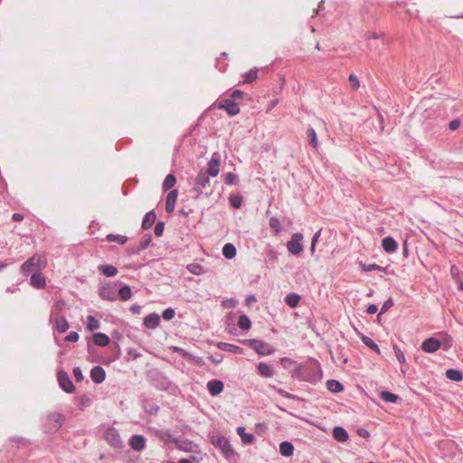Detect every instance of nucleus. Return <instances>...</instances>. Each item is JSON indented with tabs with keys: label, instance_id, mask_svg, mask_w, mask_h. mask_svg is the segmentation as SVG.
Instances as JSON below:
<instances>
[{
	"label": "nucleus",
	"instance_id": "nucleus-13",
	"mask_svg": "<svg viewBox=\"0 0 463 463\" xmlns=\"http://www.w3.org/2000/svg\"><path fill=\"white\" fill-rule=\"evenodd\" d=\"M152 241V235L151 234H146L139 244L137 245H129L127 248V252L129 255H137L142 250L147 249Z\"/></svg>",
	"mask_w": 463,
	"mask_h": 463
},
{
	"label": "nucleus",
	"instance_id": "nucleus-33",
	"mask_svg": "<svg viewBox=\"0 0 463 463\" xmlns=\"http://www.w3.org/2000/svg\"><path fill=\"white\" fill-rule=\"evenodd\" d=\"M279 453L284 457H290L294 453V446L290 441L285 440L279 444Z\"/></svg>",
	"mask_w": 463,
	"mask_h": 463
},
{
	"label": "nucleus",
	"instance_id": "nucleus-8",
	"mask_svg": "<svg viewBox=\"0 0 463 463\" xmlns=\"http://www.w3.org/2000/svg\"><path fill=\"white\" fill-rule=\"evenodd\" d=\"M106 441L114 449H122L124 447L123 440L117 429L109 427L104 433Z\"/></svg>",
	"mask_w": 463,
	"mask_h": 463
},
{
	"label": "nucleus",
	"instance_id": "nucleus-9",
	"mask_svg": "<svg viewBox=\"0 0 463 463\" xmlns=\"http://www.w3.org/2000/svg\"><path fill=\"white\" fill-rule=\"evenodd\" d=\"M57 381L61 389L66 393H72L75 391V386L69 374L62 369L57 373Z\"/></svg>",
	"mask_w": 463,
	"mask_h": 463
},
{
	"label": "nucleus",
	"instance_id": "nucleus-64",
	"mask_svg": "<svg viewBox=\"0 0 463 463\" xmlns=\"http://www.w3.org/2000/svg\"><path fill=\"white\" fill-rule=\"evenodd\" d=\"M209 360L215 364H219L223 360V355L222 354H217L215 355H210Z\"/></svg>",
	"mask_w": 463,
	"mask_h": 463
},
{
	"label": "nucleus",
	"instance_id": "nucleus-25",
	"mask_svg": "<svg viewBox=\"0 0 463 463\" xmlns=\"http://www.w3.org/2000/svg\"><path fill=\"white\" fill-rule=\"evenodd\" d=\"M333 437L338 442H345L348 439L349 435L345 428L336 426L333 429Z\"/></svg>",
	"mask_w": 463,
	"mask_h": 463
},
{
	"label": "nucleus",
	"instance_id": "nucleus-18",
	"mask_svg": "<svg viewBox=\"0 0 463 463\" xmlns=\"http://www.w3.org/2000/svg\"><path fill=\"white\" fill-rule=\"evenodd\" d=\"M106 372L103 367L97 365L90 370V379L96 383L99 384L105 381Z\"/></svg>",
	"mask_w": 463,
	"mask_h": 463
},
{
	"label": "nucleus",
	"instance_id": "nucleus-23",
	"mask_svg": "<svg viewBox=\"0 0 463 463\" xmlns=\"http://www.w3.org/2000/svg\"><path fill=\"white\" fill-rule=\"evenodd\" d=\"M176 448L184 452H194L197 445L188 439H179L175 442Z\"/></svg>",
	"mask_w": 463,
	"mask_h": 463
},
{
	"label": "nucleus",
	"instance_id": "nucleus-43",
	"mask_svg": "<svg viewBox=\"0 0 463 463\" xmlns=\"http://www.w3.org/2000/svg\"><path fill=\"white\" fill-rule=\"evenodd\" d=\"M307 137L308 139L309 145L312 146L314 148H317L318 146L317 135L316 130L312 127H309L307 129Z\"/></svg>",
	"mask_w": 463,
	"mask_h": 463
},
{
	"label": "nucleus",
	"instance_id": "nucleus-44",
	"mask_svg": "<svg viewBox=\"0 0 463 463\" xmlns=\"http://www.w3.org/2000/svg\"><path fill=\"white\" fill-rule=\"evenodd\" d=\"M106 240L109 242H118L120 245H124L128 241V237L120 234L109 233L106 236Z\"/></svg>",
	"mask_w": 463,
	"mask_h": 463
},
{
	"label": "nucleus",
	"instance_id": "nucleus-19",
	"mask_svg": "<svg viewBox=\"0 0 463 463\" xmlns=\"http://www.w3.org/2000/svg\"><path fill=\"white\" fill-rule=\"evenodd\" d=\"M224 384L221 380H211L207 383V390L212 396H217L222 392Z\"/></svg>",
	"mask_w": 463,
	"mask_h": 463
},
{
	"label": "nucleus",
	"instance_id": "nucleus-1",
	"mask_svg": "<svg viewBox=\"0 0 463 463\" xmlns=\"http://www.w3.org/2000/svg\"><path fill=\"white\" fill-rule=\"evenodd\" d=\"M192 192L194 194V198L203 195L206 198L210 197L213 193V189L211 187L210 176L200 171L194 178Z\"/></svg>",
	"mask_w": 463,
	"mask_h": 463
},
{
	"label": "nucleus",
	"instance_id": "nucleus-41",
	"mask_svg": "<svg viewBox=\"0 0 463 463\" xmlns=\"http://www.w3.org/2000/svg\"><path fill=\"white\" fill-rule=\"evenodd\" d=\"M361 340L363 344L366 345L369 349L373 350L377 354H380V348L378 345L372 338L364 335H361Z\"/></svg>",
	"mask_w": 463,
	"mask_h": 463
},
{
	"label": "nucleus",
	"instance_id": "nucleus-22",
	"mask_svg": "<svg viewBox=\"0 0 463 463\" xmlns=\"http://www.w3.org/2000/svg\"><path fill=\"white\" fill-rule=\"evenodd\" d=\"M177 195H178V191L175 189L170 190L169 193L167 194L166 199H165V211L168 213L174 212Z\"/></svg>",
	"mask_w": 463,
	"mask_h": 463
},
{
	"label": "nucleus",
	"instance_id": "nucleus-5",
	"mask_svg": "<svg viewBox=\"0 0 463 463\" xmlns=\"http://www.w3.org/2000/svg\"><path fill=\"white\" fill-rule=\"evenodd\" d=\"M247 345L260 355H269L274 353L275 349L268 343L259 339L246 340Z\"/></svg>",
	"mask_w": 463,
	"mask_h": 463
},
{
	"label": "nucleus",
	"instance_id": "nucleus-20",
	"mask_svg": "<svg viewBox=\"0 0 463 463\" xmlns=\"http://www.w3.org/2000/svg\"><path fill=\"white\" fill-rule=\"evenodd\" d=\"M382 247L385 252L393 253L398 249V243L392 237L387 236L382 240Z\"/></svg>",
	"mask_w": 463,
	"mask_h": 463
},
{
	"label": "nucleus",
	"instance_id": "nucleus-28",
	"mask_svg": "<svg viewBox=\"0 0 463 463\" xmlns=\"http://www.w3.org/2000/svg\"><path fill=\"white\" fill-rule=\"evenodd\" d=\"M237 434L241 437V442L244 445L251 444L255 440V437L251 433H248L245 431V428L242 426H240L236 430Z\"/></svg>",
	"mask_w": 463,
	"mask_h": 463
},
{
	"label": "nucleus",
	"instance_id": "nucleus-50",
	"mask_svg": "<svg viewBox=\"0 0 463 463\" xmlns=\"http://www.w3.org/2000/svg\"><path fill=\"white\" fill-rule=\"evenodd\" d=\"M360 266H361L362 270H364V271H373V270L385 271V269H386V268L382 267L376 263L365 264V263L360 262Z\"/></svg>",
	"mask_w": 463,
	"mask_h": 463
},
{
	"label": "nucleus",
	"instance_id": "nucleus-46",
	"mask_svg": "<svg viewBox=\"0 0 463 463\" xmlns=\"http://www.w3.org/2000/svg\"><path fill=\"white\" fill-rule=\"evenodd\" d=\"M237 325L241 330H249L251 327V321L243 314L239 317Z\"/></svg>",
	"mask_w": 463,
	"mask_h": 463
},
{
	"label": "nucleus",
	"instance_id": "nucleus-6",
	"mask_svg": "<svg viewBox=\"0 0 463 463\" xmlns=\"http://www.w3.org/2000/svg\"><path fill=\"white\" fill-rule=\"evenodd\" d=\"M212 443L219 448L226 458L234 457L235 452L232 447L230 440L224 436H217L212 438Z\"/></svg>",
	"mask_w": 463,
	"mask_h": 463
},
{
	"label": "nucleus",
	"instance_id": "nucleus-11",
	"mask_svg": "<svg viewBox=\"0 0 463 463\" xmlns=\"http://www.w3.org/2000/svg\"><path fill=\"white\" fill-rule=\"evenodd\" d=\"M99 295L102 299L115 301L118 299V284H106L100 287Z\"/></svg>",
	"mask_w": 463,
	"mask_h": 463
},
{
	"label": "nucleus",
	"instance_id": "nucleus-45",
	"mask_svg": "<svg viewBox=\"0 0 463 463\" xmlns=\"http://www.w3.org/2000/svg\"><path fill=\"white\" fill-rule=\"evenodd\" d=\"M176 183V178L173 174H168L162 184V188L164 191L171 190Z\"/></svg>",
	"mask_w": 463,
	"mask_h": 463
},
{
	"label": "nucleus",
	"instance_id": "nucleus-10",
	"mask_svg": "<svg viewBox=\"0 0 463 463\" xmlns=\"http://www.w3.org/2000/svg\"><path fill=\"white\" fill-rule=\"evenodd\" d=\"M303 234L301 232H295L292 234L290 241L287 243L288 250L292 255H298L303 251Z\"/></svg>",
	"mask_w": 463,
	"mask_h": 463
},
{
	"label": "nucleus",
	"instance_id": "nucleus-2",
	"mask_svg": "<svg viewBox=\"0 0 463 463\" xmlns=\"http://www.w3.org/2000/svg\"><path fill=\"white\" fill-rule=\"evenodd\" d=\"M147 379L152 386L159 391H167L171 385L169 378L156 368L147 372Z\"/></svg>",
	"mask_w": 463,
	"mask_h": 463
},
{
	"label": "nucleus",
	"instance_id": "nucleus-63",
	"mask_svg": "<svg viewBox=\"0 0 463 463\" xmlns=\"http://www.w3.org/2000/svg\"><path fill=\"white\" fill-rule=\"evenodd\" d=\"M279 363L283 368L288 369L293 364V361L288 357H282L280 358Z\"/></svg>",
	"mask_w": 463,
	"mask_h": 463
},
{
	"label": "nucleus",
	"instance_id": "nucleus-62",
	"mask_svg": "<svg viewBox=\"0 0 463 463\" xmlns=\"http://www.w3.org/2000/svg\"><path fill=\"white\" fill-rule=\"evenodd\" d=\"M80 335L77 332L71 331L68 334V335L65 337V340L68 342L75 343L79 340Z\"/></svg>",
	"mask_w": 463,
	"mask_h": 463
},
{
	"label": "nucleus",
	"instance_id": "nucleus-39",
	"mask_svg": "<svg viewBox=\"0 0 463 463\" xmlns=\"http://www.w3.org/2000/svg\"><path fill=\"white\" fill-rule=\"evenodd\" d=\"M291 377L304 382H306V380H311L310 378L306 377L305 366H302L301 364H298L291 372Z\"/></svg>",
	"mask_w": 463,
	"mask_h": 463
},
{
	"label": "nucleus",
	"instance_id": "nucleus-49",
	"mask_svg": "<svg viewBox=\"0 0 463 463\" xmlns=\"http://www.w3.org/2000/svg\"><path fill=\"white\" fill-rule=\"evenodd\" d=\"M186 269L194 275H202L205 272L204 267L198 263H190L186 266Z\"/></svg>",
	"mask_w": 463,
	"mask_h": 463
},
{
	"label": "nucleus",
	"instance_id": "nucleus-59",
	"mask_svg": "<svg viewBox=\"0 0 463 463\" xmlns=\"http://www.w3.org/2000/svg\"><path fill=\"white\" fill-rule=\"evenodd\" d=\"M393 351L395 353V356L397 358V360L401 363V364H405L406 362V359H405V355L403 354V352L398 347V345H393Z\"/></svg>",
	"mask_w": 463,
	"mask_h": 463
},
{
	"label": "nucleus",
	"instance_id": "nucleus-26",
	"mask_svg": "<svg viewBox=\"0 0 463 463\" xmlns=\"http://www.w3.org/2000/svg\"><path fill=\"white\" fill-rule=\"evenodd\" d=\"M257 367L259 373L264 378H270L275 374L272 367L264 362L259 363Z\"/></svg>",
	"mask_w": 463,
	"mask_h": 463
},
{
	"label": "nucleus",
	"instance_id": "nucleus-56",
	"mask_svg": "<svg viewBox=\"0 0 463 463\" xmlns=\"http://www.w3.org/2000/svg\"><path fill=\"white\" fill-rule=\"evenodd\" d=\"M175 315V310L173 307L165 308L162 313L163 319L169 321L174 318Z\"/></svg>",
	"mask_w": 463,
	"mask_h": 463
},
{
	"label": "nucleus",
	"instance_id": "nucleus-34",
	"mask_svg": "<svg viewBox=\"0 0 463 463\" xmlns=\"http://www.w3.org/2000/svg\"><path fill=\"white\" fill-rule=\"evenodd\" d=\"M237 253L236 247L232 243H226L222 247V255L227 260H232Z\"/></svg>",
	"mask_w": 463,
	"mask_h": 463
},
{
	"label": "nucleus",
	"instance_id": "nucleus-31",
	"mask_svg": "<svg viewBox=\"0 0 463 463\" xmlns=\"http://www.w3.org/2000/svg\"><path fill=\"white\" fill-rule=\"evenodd\" d=\"M326 388L333 393H339L343 392L345 389L343 383L335 379H330L326 381Z\"/></svg>",
	"mask_w": 463,
	"mask_h": 463
},
{
	"label": "nucleus",
	"instance_id": "nucleus-16",
	"mask_svg": "<svg viewBox=\"0 0 463 463\" xmlns=\"http://www.w3.org/2000/svg\"><path fill=\"white\" fill-rule=\"evenodd\" d=\"M175 351L197 366L202 367L204 365L203 358L201 356L194 355L181 347H175Z\"/></svg>",
	"mask_w": 463,
	"mask_h": 463
},
{
	"label": "nucleus",
	"instance_id": "nucleus-55",
	"mask_svg": "<svg viewBox=\"0 0 463 463\" xmlns=\"http://www.w3.org/2000/svg\"><path fill=\"white\" fill-rule=\"evenodd\" d=\"M238 182H239V177L236 174L230 172L225 175L224 183L227 185H233V184H236Z\"/></svg>",
	"mask_w": 463,
	"mask_h": 463
},
{
	"label": "nucleus",
	"instance_id": "nucleus-38",
	"mask_svg": "<svg viewBox=\"0 0 463 463\" xmlns=\"http://www.w3.org/2000/svg\"><path fill=\"white\" fill-rule=\"evenodd\" d=\"M379 397L385 402L389 403H395L400 399V397L397 394L389 391H382L379 394Z\"/></svg>",
	"mask_w": 463,
	"mask_h": 463
},
{
	"label": "nucleus",
	"instance_id": "nucleus-29",
	"mask_svg": "<svg viewBox=\"0 0 463 463\" xmlns=\"http://www.w3.org/2000/svg\"><path fill=\"white\" fill-rule=\"evenodd\" d=\"M132 298L131 288L127 284H122L118 289V298L122 301L129 300Z\"/></svg>",
	"mask_w": 463,
	"mask_h": 463
},
{
	"label": "nucleus",
	"instance_id": "nucleus-14",
	"mask_svg": "<svg viewBox=\"0 0 463 463\" xmlns=\"http://www.w3.org/2000/svg\"><path fill=\"white\" fill-rule=\"evenodd\" d=\"M421 350L428 354H433L441 347V341L436 337L430 336L421 343Z\"/></svg>",
	"mask_w": 463,
	"mask_h": 463
},
{
	"label": "nucleus",
	"instance_id": "nucleus-40",
	"mask_svg": "<svg viewBox=\"0 0 463 463\" xmlns=\"http://www.w3.org/2000/svg\"><path fill=\"white\" fill-rule=\"evenodd\" d=\"M55 324L56 330L61 334L65 333L69 329V323L64 317H56Z\"/></svg>",
	"mask_w": 463,
	"mask_h": 463
},
{
	"label": "nucleus",
	"instance_id": "nucleus-27",
	"mask_svg": "<svg viewBox=\"0 0 463 463\" xmlns=\"http://www.w3.org/2000/svg\"><path fill=\"white\" fill-rule=\"evenodd\" d=\"M110 342V338L109 337L108 335L104 334V333H94L93 334V343L94 345H98V346H100V347H104V346H107Z\"/></svg>",
	"mask_w": 463,
	"mask_h": 463
},
{
	"label": "nucleus",
	"instance_id": "nucleus-30",
	"mask_svg": "<svg viewBox=\"0 0 463 463\" xmlns=\"http://www.w3.org/2000/svg\"><path fill=\"white\" fill-rule=\"evenodd\" d=\"M156 218V213L154 212V210L147 212L145 214L143 221H142V226H141L142 229L145 231L150 229L151 226L153 225V223L155 222Z\"/></svg>",
	"mask_w": 463,
	"mask_h": 463
},
{
	"label": "nucleus",
	"instance_id": "nucleus-7",
	"mask_svg": "<svg viewBox=\"0 0 463 463\" xmlns=\"http://www.w3.org/2000/svg\"><path fill=\"white\" fill-rule=\"evenodd\" d=\"M43 261L41 257L33 255L22 265L21 270L24 276H28L30 274H33V272L41 271L42 267L43 266Z\"/></svg>",
	"mask_w": 463,
	"mask_h": 463
},
{
	"label": "nucleus",
	"instance_id": "nucleus-24",
	"mask_svg": "<svg viewBox=\"0 0 463 463\" xmlns=\"http://www.w3.org/2000/svg\"><path fill=\"white\" fill-rule=\"evenodd\" d=\"M30 283L36 288H43L46 285L45 278L41 271L31 274Z\"/></svg>",
	"mask_w": 463,
	"mask_h": 463
},
{
	"label": "nucleus",
	"instance_id": "nucleus-48",
	"mask_svg": "<svg viewBox=\"0 0 463 463\" xmlns=\"http://www.w3.org/2000/svg\"><path fill=\"white\" fill-rule=\"evenodd\" d=\"M144 410L151 415H156L159 411V406L152 401L146 400L144 402Z\"/></svg>",
	"mask_w": 463,
	"mask_h": 463
},
{
	"label": "nucleus",
	"instance_id": "nucleus-52",
	"mask_svg": "<svg viewBox=\"0 0 463 463\" xmlns=\"http://www.w3.org/2000/svg\"><path fill=\"white\" fill-rule=\"evenodd\" d=\"M87 328L90 330V331H94V330H97L100 327V323L99 321L93 316H88L87 317Z\"/></svg>",
	"mask_w": 463,
	"mask_h": 463
},
{
	"label": "nucleus",
	"instance_id": "nucleus-3",
	"mask_svg": "<svg viewBox=\"0 0 463 463\" xmlns=\"http://www.w3.org/2000/svg\"><path fill=\"white\" fill-rule=\"evenodd\" d=\"M65 418L60 412H50L46 414L43 421V430L47 434L57 432L64 424Z\"/></svg>",
	"mask_w": 463,
	"mask_h": 463
},
{
	"label": "nucleus",
	"instance_id": "nucleus-21",
	"mask_svg": "<svg viewBox=\"0 0 463 463\" xmlns=\"http://www.w3.org/2000/svg\"><path fill=\"white\" fill-rule=\"evenodd\" d=\"M160 317L156 313H152L145 317L143 325L148 329H155L159 326Z\"/></svg>",
	"mask_w": 463,
	"mask_h": 463
},
{
	"label": "nucleus",
	"instance_id": "nucleus-58",
	"mask_svg": "<svg viewBox=\"0 0 463 463\" xmlns=\"http://www.w3.org/2000/svg\"><path fill=\"white\" fill-rule=\"evenodd\" d=\"M165 230V222L160 221L156 223L154 228V233L156 237H160L163 235Z\"/></svg>",
	"mask_w": 463,
	"mask_h": 463
},
{
	"label": "nucleus",
	"instance_id": "nucleus-61",
	"mask_svg": "<svg viewBox=\"0 0 463 463\" xmlns=\"http://www.w3.org/2000/svg\"><path fill=\"white\" fill-rule=\"evenodd\" d=\"M73 375L75 377V381L77 383H80L83 380V373H82V371L81 369L79 367V366H76L73 368Z\"/></svg>",
	"mask_w": 463,
	"mask_h": 463
},
{
	"label": "nucleus",
	"instance_id": "nucleus-17",
	"mask_svg": "<svg viewBox=\"0 0 463 463\" xmlns=\"http://www.w3.org/2000/svg\"><path fill=\"white\" fill-rule=\"evenodd\" d=\"M129 446L135 451H142L146 447V438L141 434H134L129 439Z\"/></svg>",
	"mask_w": 463,
	"mask_h": 463
},
{
	"label": "nucleus",
	"instance_id": "nucleus-37",
	"mask_svg": "<svg viewBox=\"0 0 463 463\" xmlns=\"http://www.w3.org/2000/svg\"><path fill=\"white\" fill-rule=\"evenodd\" d=\"M217 347L220 350L230 352V353H241V347L232 345V344H230V343H225V342L217 343Z\"/></svg>",
	"mask_w": 463,
	"mask_h": 463
},
{
	"label": "nucleus",
	"instance_id": "nucleus-60",
	"mask_svg": "<svg viewBox=\"0 0 463 463\" xmlns=\"http://www.w3.org/2000/svg\"><path fill=\"white\" fill-rule=\"evenodd\" d=\"M392 306H393V300L392 298H389L388 299H386L383 302V304L381 307L380 314H383V313L387 312Z\"/></svg>",
	"mask_w": 463,
	"mask_h": 463
},
{
	"label": "nucleus",
	"instance_id": "nucleus-4",
	"mask_svg": "<svg viewBox=\"0 0 463 463\" xmlns=\"http://www.w3.org/2000/svg\"><path fill=\"white\" fill-rule=\"evenodd\" d=\"M305 374L306 377L311 379L306 380V382L312 384L318 383L323 376L320 364L317 360H313L309 364L305 366Z\"/></svg>",
	"mask_w": 463,
	"mask_h": 463
},
{
	"label": "nucleus",
	"instance_id": "nucleus-47",
	"mask_svg": "<svg viewBox=\"0 0 463 463\" xmlns=\"http://www.w3.org/2000/svg\"><path fill=\"white\" fill-rule=\"evenodd\" d=\"M442 335L441 347L444 351L449 350L453 345V338L445 332L440 333Z\"/></svg>",
	"mask_w": 463,
	"mask_h": 463
},
{
	"label": "nucleus",
	"instance_id": "nucleus-53",
	"mask_svg": "<svg viewBox=\"0 0 463 463\" xmlns=\"http://www.w3.org/2000/svg\"><path fill=\"white\" fill-rule=\"evenodd\" d=\"M269 226L273 230L275 235H278L282 231L280 222L277 217L273 216L269 219Z\"/></svg>",
	"mask_w": 463,
	"mask_h": 463
},
{
	"label": "nucleus",
	"instance_id": "nucleus-32",
	"mask_svg": "<svg viewBox=\"0 0 463 463\" xmlns=\"http://www.w3.org/2000/svg\"><path fill=\"white\" fill-rule=\"evenodd\" d=\"M446 377L453 382H461L463 380V373L460 370L449 368L446 370Z\"/></svg>",
	"mask_w": 463,
	"mask_h": 463
},
{
	"label": "nucleus",
	"instance_id": "nucleus-36",
	"mask_svg": "<svg viewBox=\"0 0 463 463\" xmlns=\"http://www.w3.org/2000/svg\"><path fill=\"white\" fill-rule=\"evenodd\" d=\"M157 437L165 442H171L175 444L178 441V439L175 437L170 430H159L156 433Z\"/></svg>",
	"mask_w": 463,
	"mask_h": 463
},
{
	"label": "nucleus",
	"instance_id": "nucleus-35",
	"mask_svg": "<svg viewBox=\"0 0 463 463\" xmlns=\"http://www.w3.org/2000/svg\"><path fill=\"white\" fill-rule=\"evenodd\" d=\"M99 270L106 277H114L118 274V268L113 265L102 264L99 266Z\"/></svg>",
	"mask_w": 463,
	"mask_h": 463
},
{
	"label": "nucleus",
	"instance_id": "nucleus-12",
	"mask_svg": "<svg viewBox=\"0 0 463 463\" xmlns=\"http://www.w3.org/2000/svg\"><path fill=\"white\" fill-rule=\"evenodd\" d=\"M220 156L217 153H214L208 162L207 169L205 171L201 170V172L210 177H216L220 173Z\"/></svg>",
	"mask_w": 463,
	"mask_h": 463
},
{
	"label": "nucleus",
	"instance_id": "nucleus-54",
	"mask_svg": "<svg viewBox=\"0 0 463 463\" xmlns=\"http://www.w3.org/2000/svg\"><path fill=\"white\" fill-rule=\"evenodd\" d=\"M244 81L248 84L252 83L258 78V70L251 69L247 71L244 75Z\"/></svg>",
	"mask_w": 463,
	"mask_h": 463
},
{
	"label": "nucleus",
	"instance_id": "nucleus-42",
	"mask_svg": "<svg viewBox=\"0 0 463 463\" xmlns=\"http://www.w3.org/2000/svg\"><path fill=\"white\" fill-rule=\"evenodd\" d=\"M300 296L297 293H289L285 298L286 304L290 307H296L298 306Z\"/></svg>",
	"mask_w": 463,
	"mask_h": 463
},
{
	"label": "nucleus",
	"instance_id": "nucleus-57",
	"mask_svg": "<svg viewBox=\"0 0 463 463\" xmlns=\"http://www.w3.org/2000/svg\"><path fill=\"white\" fill-rule=\"evenodd\" d=\"M349 83H350V86L353 90H358L359 87H360V81H359V79L358 77L355 75V74H350L349 75Z\"/></svg>",
	"mask_w": 463,
	"mask_h": 463
},
{
	"label": "nucleus",
	"instance_id": "nucleus-15",
	"mask_svg": "<svg viewBox=\"0 0 463 463\" xmlns=\"http://www.w3.org/2000/svg\"><path fill=\"white\" fill-rule=\"evenodd\" d=\"M218 108L224 109L231 117L236 116L240 113V108L238 104L231 99H225L222 100L219 103Z\"/></svg>",
	"mask_w": 463,
	"mask_h": 463
},
{
	"label": "nucleus",
	"instance_id": "nucleus-51",
	"mask_svg": "<svg viewBox=\"0 0 463 463\" xmlns=\"http://www.w3.org/2000/svg\"><path fill=\"white\" fill-rule=\"evenodd\" d=\"M229 203L232 207L239 209L242 203V196L240 194H230Z\"/></svg>",
	"mask_w": 463,
	"mask_h": 463
}]
</instances>
